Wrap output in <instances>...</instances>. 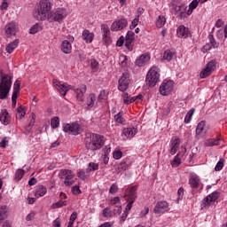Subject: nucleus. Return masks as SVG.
I'll list each match as a JSON object with an SVG mask.
<instances>
[{
  "instance_id": "nucleus-14",
  "label": "nucleus",
  "mask_w": 227,
  "mask_h": 227,
  "mask_svg": "<svg viewBox=\"0 0 227 227\" xmlns=\"http://www.w3.org/2000/svg\"><path fill=\"white\" fill-rule=\"evenodd\" d=\"M137 198V185L131 186L128 191V193L124 195L126 201H136Z\"/></svg>"
},
{
  "instance_id": "nucleus-24",
  "label": "nucleus",
  "mask_w": 227,
  "mask_h": 227,
  "mask_svg": "<svg viewBox=\"0 0 227 227\" xmlns=\"http://www.w3.org/2000/svg\"><path fill=\"white\" fill-rule=\"evenodd\" d=\"M16 47H19V40L17 39L14 40L12 43H9L5 48V51L8 54H12Z\"/></svg>"
},
{
  "instance_id": "nucleus-35",
  "label": "nucleus",
  "mask_w": 227,
  "mask_h": 227,
  "mask_svg": "<svg viewBox=\"0 0 227 227\" xmlns=\"http://www.w3.org/2000/svg\"><path fill=\"white\" fill-rule=\"evenodd\" d=\"M179 164H182V160H180V153L175 156L171 162L172 168H178Z\"/></svg>"
},
{
  "instance_id": "nucleus-34",
  "label": "nucleus",
  "mask_w": 227,
  "mask_h": 227,
  "mask_svg": "<svg viewBox=\"0 0 227 227\" xmlns=\"http://www.w3.org/2000/svg\"><path fill=\"white\" fill-rule=\"evenodd\" d=\"M205 125H207V121H201L200 122L198 123L197 128H196V134L200 135L203 132V129H205Z\"/></svg>"
},
{
  "instance_id": "nucleus-54",
  "label": "nucleus",
  "mask_w": 227,
  "mask_h": 227,
  "mask_svg": "<svg viewBox=\"0 0 227 227\" xmlns=\"http://www.w3.org/2000/svg\"><path fill=\"white\" fill-rule=\"evenodd\" d=\"M122 98H123V102H124V104H126V106H129V104H130V98L129 97V93L124 92Z\"/></svg>"
},
{
  "instance_id": "nucleus-13",
  "label": "nucleus",
  "mask_w": 227,
  "mask_h": 227,
  "mask_svg": "<svg viewBox=\"0 0 227 227\" xmlns=\"http://www.w3.org/2000/svg\"><path fill=\"white\" fill-rule=\"evenodd\" d=\"M126 26H129L127 19L116 20L111 26V31H121V29H125Z\"/></svg>"
},
{
  "instance_id": "nucleus-11",
  "label": "nucleus",
  "mask_w": 227,
  "mask_h": 227,
  "mask_svg": "<svg viewBox=\"0 0 227 227\" xmlns=\"http://www.w3.org/2000/svg\"><path fill=\"white\" fill-rule=\"evenodd\" d=\"M154 214H166L169 212V203L166 200L158 201L153 209Z\"/></svg>"
},
{
  "instance_id": "nucleus-57",
  "label": "nucleus",
  "mask_w": 227,
  "mask_h": 227,
  "mask_svg": "<svg viewBox=\"0 0 227 227\" xmlns=\"http://www.w3.org/2000/svg\"><path fill=\"white\" fill-rule=\"evenodd\" d=\"M182 10H185L184 9V5H179V6H176V13H178V12H179V17L182 19V17H184L182 14L184 13V11H182Z\"/></svg>"
},
{
  "instance_id": "nucleus-38",
  "label": "nucleus",
  "mask_w": 227,
  "mask_h": 227,
  "mask_svg": "<svg viewBox=\"0 0 227 227\" xmlns=\"http://www.w3.org/2000/svg\"><path fill=\"white\" fill-rule=\"evenodd\" d=\"M194 111H196L194 108H192L190 111H188L184 118L185 123L191 122V120H192V114H194Z\"/></svg>"
},
{
  "instance_id": "nucleus-64",
  "label": "nucleus",
  "mask_w": 227,
  "mask_h": 227,
  "mask_svg": "<svg viewBox=\"0 0 227 227\" xmlns=\"http://www.w3.org/2000/svg\"><path fill=\"white\" fill-rule=\"evenodd\" d=\"M104 98H106V90H101L98 95V100L99 102H102V100H104Z\"/></svg>"
},
{
  "instance_id": "nucleus-8",
  "label": "nucleus",
  "mask_w": 227,
  "mask_h": 227,
  "mask_svg": "<svg viewBox=\"0 0 227 227\" xmlns=\"http://www.w3.org/2000/svg\"><path fill=\"white\" fill-rule=\"evenodd\" d=\"M63 131L73 136H79L81 134V126L79 122L64 123L62 126Z\"/></svg>"
},
{
  "instance_id": "nucleus-10",
  "label": "nucleus",
  "mask_w": 227,
  "mask_h": 227,
  "mask_svg": "<svg viewBox=\"0 0 227 227\" xmlns=\"http://www.w3.org/2000/svg\"><path fill=\"white\" fill-rule=\"evenodd\" d=\"M219 198V192H214L210 195L207 196L203 200L201 207L202 208H208L212 203H215Z\"/></svg>"
},
{
  "instance_id": "nucleus-2",
  "label": "nucleus",
  "mask_w": 227,
  "mask_h": 227,
  "mask_svg": "<svg viewBox=\"0 0 227 227\" xmlns=\"http://www.w3.org/2000/svg\"><path fill=\"white\" fill-rule=\"evenodd\" d=\"M51 10H52V4L49 0H41L37 8L34 10L33 17L36 20H47L49 15H51Z\"/></svg>"
},
{
  "instance_id": "nucleus-45",
  "label": "nucleus",
  "mask_w": 227,
  "mask_h": 227,
  "mask_svg": "<svg viewBox=\"0 0 227 227\" xmlns=\"http://www.w3.org/2000/svg\"><path fill=\"white\" fill-rule=\"evenodd\" d=\"M53 208H61V207H67V201L60 200L52 205Z\"/></svg>"
},
{
  "instance_id": "nucleus-55",
  "label": "nucleus",
  "mask_w": 227,
  "mask_h": 227,
  "mask_svg": "<svg viewBox=\"0 0 227 227\" xmlns=\"http://www.w3.org/2000/svg\"><path fill=\"white\" fill-rule=\"evenodd\" d=\"M110 194H116L118 192V185L116 184H113L109 189Z\"/></svg>"
},
{
  "instance_id": "nucleus-63",
  "label": "nucleus",
  "mask_w": 227,
  "mask_h": 227,
  "mask_svg": "<svg viewBox=\"0 0 227 227\" xmlns=\"http://www.w3.org/2000/svg\"><path fill=\"white\" fill-rule=\"evenodd\" d=\"M72 192H73V194H81V188H79V186H77V185L73 186Z\"/></svg>"
},
{
  "instance_id": "nucleus-58",
  "label": "nucleus",
  "mask_w": 227,
  "mask_h": 227,
  "mask_svg": "<svg viewBox=\"0 0 227 227\" xmlns=\"http://www.w3.org/2000/svg\"><path fill=\"white\" fill-rule=\"evenodd\" d=\"M90 67L95 70V68H98V61H97V59H92L90 60Z\"/></svg>"
},
{
  "instance_id": "nucleus-41",
  "label": "nucleus",
  "mask_w": 227,
  "mask_h": 227,
  "mask_svg": "<svg viewBox=\"0 0 227 227\" xmlns=\"http://www.w3.org/2000/svg\"><path fill=\"white\" fill-rule=\"evenodd\" d=\"M209 75H212V71H210V69H208V67H206L200 73V79H207V77H209Z\"/></svg>"
},
{
  "instance_id": "nucleus-23",
  "label": "nucleus",
  "mask_w": 227,
  "mask_h": 227,
  "mask_svg": "<svg viewBox=\"0 0 227 227\" xmlns=\"http://www.w3.org/2000/svg\"><path fill=\"white\" fill-rule=\"evenodd\" d=\"M47 194V188L43 185H39L35 189V196L36 198H42Z\"/></svg>"
},
{
  "instance_id": "nucleus-61",
  "label": "nucleus",
  "mask_w": 227,
  "mask_h": 227,
  "mask_svg": "<svg viewBox=\"0 0 227 227\" xmlns=\"http://www.w3.org/2000/svg\"><path fill=\"white\" fill-rule=\"evenodd\" d=\"M35 211H31L27 216L26 221H33L35 219Z\"/></svg>"
},
{
  "instance_id": "nucleus-33",
  "label": "nucleus",
  "mask_w": 227,
  "mask_h": 227,
  "mask_svg": "<svg viewBox=\"0 0 227 227\" xmlns=\"http://www.w3.org/2000/svg\"><path fill=\"white\" fill-rule=\"evenodd\" d=\"M26 171H24V169L22 168H19L16 170L15 176H14V179L17 180L19 182V180H22V177L24 176Z\"/></svg>"
},
{
  "instance_id": "nucleus-16",
  "label": "nucleus",
  "mask_w": 227,
  "mask_h": 227,
  "mask_svg": "<svg viewBox=\"0 0 227 227\" xmlns=\"http://www.w3.org/2000/svg\"><path fill=\"white\" fill-rule=\"evenodd\" d=\"M136 134H137V129L135 127H129L122 129L121 136H125L128 139H132Z\"/></svg>"
},
{
  "instance_id": "nucleus-50",
  "label": "nucleus",
  "mask_w": 227,
  "mask_h": 227,
  "mask_svg": "<svg viewBox=\"0 0 227 227\" xmlns=\"http://www.w3.org/2000/svg\"><path fill=\"white\" fill-rule=\"evenodd\" d=\"M113 216V211H111V208L106 207L103 210V217H112Z\"/></svg>"
},
{
  "instance_id": "nucleus-59",
  "label": "nucleus",
  "mask_w": 227,
  "mask_h": 227,
  "mask_svg": "<svg viewBox=\"0 0 227 227\" xmlns=\"http://www.w3.org/2000/svg\"><path fill=\"white\" fill-rule=\"evenodd\" d=\"M103 40L105 42V43H106V45H109L112 42L111 40V35H103Z\"/></svg>"
},
{
  "instance_id": "nucleus-31",
  "label": "nucleus",
  "mask_w": 227,
  "mask_h": 227,
  "mask_svg": "<svg viewBox=\"0 0 227 227\" xmlns=\"http://www.w3.org/2000/svg\"><path fill=\"white\" fill-rule=\"evenodd\" d=\"M17 113L18 114L16 115V118H20V120H22V118L26 116V108L20 106L17 108Z\"/></svg>"
},
{
  "instance_id": "nucleus-26",
  "label": "nucleus",
  "mask_w": 227,
  "mask_h": 227,
  "mask_svg": "<svg viewBox=\"0 0 227 227\" xmlns=\"http://www.w3.org/2000/svg\"><path fill=\"white\" fill-rule=\"evenodd\" d=\"M189 184L191 187H193L194 189H198L200 185V177L196 176H192L189 180Z\"/></svg>"
},
{
  "instance_id": "nucleus-43",
  "label": "nucleus",
  "mask_w": 227,
  "mask_h": 227,
  "mask_svg": "<svg viewBox=\"0 0 227 227\" xmlns=\"http://www.w3.org/2000/svg\"><path fill=\"white\" fill-rule=\"evenodd\" d=\"M129 165H127L125 162H121L117 167V173H121V171H127Z\"/></svg>"
},
{
  "instance_id": "nucleus-52",
  "label": "nucleus",
  "mask_w": 227,
  "mask_h": 227,
  "mask_svg": "<svg viewBox=\"0 0 227 227\" xmlns=\"http://www.w3.org/2000/svg\"><path fill=\"white\" fill-rule=\"evenodd\" d=\"M97 169H98V164H97V163H89V168H87V172L97 171Z\"/></svg>"
},
{
  "instance_id": "nucleus-39",
  "label": "nucleus",
  "mask_w": 227,
  "mask_h": 227,
  "mask_svg": "<svg viewBox=\"0 0 227 227\" xmlns=\"http://www.w3.org/2000/svg\"><path fill=\"white\" fill-rule=\"evenodd\" d=\"M51 129H58L59 127V117L56 116L51 121Z\"/></svg>"
},
{
  "instance_id": "nucleus-27",
  "label": "nucleus",
  "mask_w": 227,
  "mask_h": 227,
  "mask_svg": "<svg viewBox=\"0 0 227 227\" xmlns=\"http://www.w3.org/2000/svg\"><path fill=\"white\" fill-rule=\"evenodd\" d=\"M43 27L40 23H35L34 26L30 27L29 33L30 35H36V33L42 31Z\"/></svg>"
},
{
  "instance_id": "nucleus-32",
  "label": "nucleus",
  "mask_w": 227,
  "mask_h": 227,
  "mask_svg": "<svg viewBox=\"0 0 227 227\" xmlns=\"http://www.w3.org/2000/svg\"><path fill=\"white\" fill-rule=\"evenodd\" d=\"M8 217L7 212H6V206H2L0 207V224L2 221H4Z\"/></svg>"
},
{
  "instance_id": "nucleus-49",
  "label": "nucleus",
  "mask_w": 227,
  "mask_h": 227,
  "mask_svg": "<svg viewBox=\"0 0 227 227\" xmlns=\"http://www.w3.org/2000/svg\"><path fill=\"white\" fill-rule=\"evenodd\" d=\"M139 15L140 14H138L137 18L133 20L131 25L129 26V29H136V27L137 26V24H139Z\"/></svg>"
},
{
  "instance_id": "nucleus-28",
  "label": "nucleus",
  "mask_w": 227,
  "mask_h": 227,
  "mask_svg": "<svg viewBox=\"0 0 227 227\" xmlns=\"http://www.w3.org/2000/svg\"><path fill=\"white\" fill-rule=\"evenodd\" d=\"M114 121L116 123H120L121 125H125V119L123 118V112H119L114 115Z\"/></svg>"
},
{
  "instance_id": "nucleus-47",
  "label": "nucleus",
  "mask_w": 227,
  "mask_h": 227,
  "mask_svg": "<svg viewBox=\"0 0 227 227\" xmlns=\"http://www.w3.org/2000/svg\"><path fill=\"white\" fill-rule=\"evenodd\" d=\"M34 125H35V114H32V117L30 119L29 124L27 127V130L28 132H31V129H33Z\"/></svg>"
},
{
  "instance_id": "nucleus-1",
  "label": "nucleus",
  "mask_w": 227,
  "mask_h": 227,
  "mask_svg": "<svg viewBox=\"0 0 227 227\" xmlns=\"http://www.w3.org/2000/svg\"><path fill=\"white\" fill-rule=\"evenodd\" d=\"M53 84L62 97H66L67 92L69 91V90H73L76 95V100L78 102H84V95L86 94L87 90L86 85H82L79 89H75L72 87V85H69L67 82L61 83L60 82H58V80H53Z\"/></svg>"
},
{
  "instance_id": "nucleus-19",
  "label": "nucleus",
  "mask_w": 227,
  "mask_h": 227,
  "mask_svg": "<svg viewBox=\"0 0 227 227\" xmlns=\"http://www.w3.org/2000/svg\"><path fill=\"white\" fill-rule=\"evenodd\" d=\"M150 61V55L142 54L135 61L137 67H145Z\"/></svg>"
},
{
  "instance_id": "nucleus-25",
  "label": "nucleus",
  "mask_w": 227,
  "mask_h": 227,
  "mask_svg": "<svg viewBox=\"0 0 227 227\" xmlns=\"http://www.w3.org/2000/svg\"><path fill=\"white\" fill-rule=\"evenodd\" d=\"M95 100H97V97L95 96L94 93H91L89 95L87 98V108L91 109L93 106H95Z\"/></svg>"
},
{
  "instance_id": "nucleus-17",
  "label": "nucleus",
  "mask_w": 227,
  "mask_h": 227,
  "mask_svg": "<svg viewBox=\"0 0 227 227\" xmlns=\"http://www.w3.org/2000/svg\"><path fill=\"white\" fill-rule=\"evenodd\" d=\"M16 34H17V25H15V23L13 22L8 23L5 26V35H7V36L10 37V36H15Z\"/></svg>"
},
{
  "instance_id": "nucleus-30",
  "label": "nucleus",
  "mask_w": 227,
  "mask_h": 227,
  "mask_svg": "<svg viewBox=\"0 0 227 227\" xmlns=\"http://www.w3.org/2000/svg\"><path fill=\"white\" fill-rule=\"evenodd\" d=\"M220 144H221V141L215 138H210L206 140L205 142V145L207 146H219Z\"/></svg>"
},
{
  "instance_id": "nucleus-42",
  "label": "nucleus",
  "mask_w": 227,
  "mask_h": 227,
  "mask_svg": "<svg viewBox=\"0 0 227 227\" xmlns=\"http://www.w3.org/2000/svg\"><path fill=\"white\" fill-rule=\"evenodd\" d=\"M166 24V18L164 16H159L158 20H156L157 27H162Z\"/></svg>"
},
{
  "instance_id": "nucleus-29",
  "label": "nucleus",
  "mask_w": 227,
  "mask_h": 227,
  "mask_svg": "<svg viewBox=\"0 0 227 227\" xmlns=\"http://www.w3.org/2000/svg\"><path fill=\"white\" fill-rule=\"evenodd\" d=\"M175 58V51H171V50H167L163 53V59L167 61H171Z\"/></svg>"
},
{
  "instance_id": "nucleus-53",
  "label": "nucleus",
  "mask_w": 227,
  "mask_h": 227,
  "mask_svg": "<svg viewBox=\"0 0 227 227\" xmlns=\"http://www.w3.org/2000/svg\"><path fill=\"white\" fill-rule=\"evenodd\" d=\"M124 40H125V47H127L128 50L132 51H133L132 43H134V41H132L130 39H126V38H124Z\"/></svg>"
},
{
  "instance_id": "nucleus-9",
  "label": "nucleus",
  "mask_w": 227,
  "mask_h": 227,
  "mask_svg": "<svg viewBox=\"0 0 227 227\" xmlns=\"http://www.w3.org/2000/svg\"><path fill=\"white\" fill-rule=\"evenodd\" d=\"M129 84H130V74L125 72L122 74V75L119 79L118 90L120 91H127V90H129Z\"/></svg>"
},
{
  "instance_id": "nucleus-15",
  "label": "nucleus",
  "mask_w": 227,
  "mask_h": 227,
  "mask_svg": "<svg viewBox=\"0 0 227 227\" xmlns=\"http://www.w3.org/2000/svg\"><path fill=\"white\" fill-rule=\"evenodd\" d=\"M181 143H182V141L177 137H172V139L170 141V146H171L170 154L171 155H175V153H176V152H178V148H180Z\"/></svg>"
},
{
  "instance_id": "nucleus-37",
  "label": "nucleus",
  "mask_w": 227,
  "mask_h": 227,
  "mask_svg": "<svg viewBox=\"0 0 227 227\" xmlns=\"http://www.w3.org/2000/svg\"><path fill=\"white\" fill-rule=\"evenodd\" d=\"M20 93V81L16 80L14 82L12 94L19 95Z\"/></svg>"
},
{
  "instance_id": "nucleus-62",
  "label": "nucleus",
  "mask_w": 227,
  "mask_h": 227,
  "mask_svg": "<svg viewBox=\"0 0 227 227\" xmlns=\"http://www.w3.org/2000/svg\"><path fill=\"white\" fill-rule=\"evenodd\" d=\"M6 146H8V140H6V137H4L0 142V148H6Z\"/></svg>"
},
{
  "instance_id": "nucleus-44",
  "label": "nucleus",
  "mask_w": 227,
  "mask_h": 227,
  "mask_svg": "<svg viewBox=\"0 0 227 227\" xmlns=\"http://www.w3.org/2000/svg\"><path fill=\"white\" fill-rule=\"evenodd\" d=\"M223 168H224V160L221 158L215 167V171H221Z\"/></svg>"
},
{
  "instance_id": "nucleus-60",
  "label": "nucleus",
  "mask_w": 227,
  "mask_h": 227,
  "mask_svg": "<svg viewBox=\"0 0 227 227\" xmlns=\"http://www.w3.org/2000/svg\"><path fill=\"white\" fill-rule=\"evenodd\" d=\"M134 201H135V200H129V201H128V204H127V206H126V209H125L124 212H128V214H129V210H132V205H134Z\"/></svg>"
},
{
  "instance_id": "nucleus-22",
  "label": "nucleus",
  "mask_w": 227,
  "mask_h": 227,
  "mask_svg": "<svg viewBox=\"0 0 227 227\" xmlns=\"http://www.w3.org/2000/svg\"><path fill=\"white\" fill-rule=\"evenodd\" d=\"M60 49L64 54H70V52H72V44L68 40H64L61 43Z\"/></svg>"
},
{
  "instance_id": "nucleus-12",
  "label": "nucleus",
  "mask_w": 227,
  "mask_h": 227,
  "mask_svg": "<svg viewBox=\"0 0 227 227\" xmlns=\"http://www.w3.org/2000/svg\"><path fill=\"white\" fill-rule=\"evenodd\" d=\"M173 88H175V82L173 81H168L160 85V93L163 97H168L173 91Z\"/></svg>"
},
{
  "instance_id": "nucleus-7",
  "label": "nucleus",
  "mask_w": 227,
  "mask_h": 227,
  "mask_svg": "<svg viewBox=\"0 0 227 227\" xmlns=\"http://www.w3.org/2000/svg\"><path fill=\"white\" fill-rule=\"evenodd\" d=\"M59 178L64 179V184L67 187H70V185H74L75 180H74V172L69 169H62L59 174Z\"/></svg>"
},
{
  "instance_id": "nucleus-4",
  "label": "nucleus",
  "mask_w": 227,
  "mask_h": 227,
  "mask_svg": "<svg viewBox=\"0 0 227 227\" xmlns=\"http://www.w3.org/2000/svg\"><path fill=\"white\" fill-rule=\"evenodd\" d=\"M12 79L13 77L10 74H4L2 76L0 82V100H5V98H8V95L12 90Z\"/></svg>"
},
{
  "instance_id": "nucleus-51",
  "label": "nucleus",
  "mask_w": 227,
  "mask_h": 227,
  "mask_svg": "<svg viewBox=\"0 0 227 227\" xmlns=\"http://www.w3.org/2000/svg\"><path fill=\"white\" fill-rule=\"evenodd\" d=\"M113 155H114V159H115L116 160H120V159H121V157H123V153H121V151L118 150V151H114Z\"/></svg>"
},
{
  "instance_id": "nucleus-46",
  "label": "nucleus",
  "mask_w": 227,
  "mask_h": 227,
  "mask_svg": "<svg viewBox=\"0 0 227 227\" xmlns=\"http://www.w3.org/2000/svg\"><path fill=\"white\" fill-rule=\"evenodd\" d=\"M101 30L103 32V35H111V30L109 29V26L106 24H102L101 25Z\"/></svg>"
},
{
  "instance_id": "nucleus-5",
  "label": "nucleus",
  "mask_w": 227,
  "mask_h": 227,
  "mask_svg": "<svg viewBox=\"0 0 227 227\" xmlns=\"http://www.w3.org/2000/svg\"><path fill=\"white\" fill-rule=\"evenodd\" d=\"M160 79V69L157 67H153L147 73L145 82L150 88H153Z\"/></svg>"
},
{
  "instance_id": "nucleus-56",
  "label": "nucleus",
  "mask_w": 227,
  "mask_h": 227,
  "mask_svg": "<svg viewBox=\"0 0 227 227\" xmlns=\"http://www.w3.org/2000/svg\"><path fill=\"white\" fill-rule=\"evenodd\" d=\"M123 43H125V37L121 35L116 42V46L117 47H121L123 46Z\"/></svg>"
},
{
  "instance_id": "nucleus-20",
  "label": "nucleus",
  "mask_w": 227,
  "mask_h": 227,
  "mask_svg": "<svg viewBox=\"0 0 227 227\" xmlns=\"http://www.w3.org/2000/svg\"><path fill=\"white\" fill-rule=\"evenodd\" d=\"M82 38L86 43H91L93 42V38H95V34L90 33V30L85 29L82 32Z\"/></svg>"
},
{
  "instance_id": "nucleus-48",
  "label": "nucleus",
  "mask_w": 227,
  "mask_h": 227,
  "mask_svg": "<svg viewBox=\"0 0 227 227\" xmlns=\"http://www.w3.org/2000/svg\"><path fill=\"white\" fill-rule=\"evenodd\" d=\"M126 40H131L134 42V40H136V34H134L133 31H128L127 35L125 36Z\"/></svg>"
},
{
  "instance_id": "nucleus-3",
  "label": "nucleus",
  "mask_w": 227,
  "mask_h": 227,
  "mask_svg": "<svg viewBox=\"0 0 227 227\" xmlns=\"http://www.w3.org/2000/svg\"><path fill=\"white\" fill-rule=\"evenodd\" d=\"M104 146V137L98 134H89L85 137V148L90 152L100 150Z\"/></svg>"
},
{
  "instance_id": "nucleus-40",
  "label": "nucleus",
  "mask_w": 227,
  "mask_h": 227,
  "mask_svg": "<svg viewBox=\"0 0 227 227\" xmlns=\"http://www.w3.org/2000/svg\"><path fill=\"white\" fill-rule=\"evenodd\" d=\"M208 38L210 45L213 47V49H217V47H219V43L215 41V38H214V35H209Z\"/></svg>"
},
{
  "instance_id": "nucleus-21",
  "label": "nucleus",
  "mask_w": 227,
  "mask_h": 227,
  "mask_svg": "<svg viewBox=\"0 0 227 227\" xmlns=\"http://www.w3.org/2000/svg\"><path fill=\"white\" fill-rule=\"evenodd\" d=\"M176 33L179 38H187V36H189V28L185 27L184 25H180L177 27Z\"/></svg>"
},
{
  "instance_id": "nucleus-18",
  "label": "nucleus",
  "mask_w": 227,
  "mask_h": 227,
  "mask_svg": "<svg viewBox=\"0 0 227 227\" xmlns=\"http://www.w3.org/2000/svg\"><path fill=\"white\" fill-rule=\"evenodd\" d=\"M0 121L3 125H10V121L12 119L10 117V114L8 113L7 109H4L0 113Z\"/></svg>"
},
{
  "instance_id": "nucleus-36",
  "label": "nucleus",
  "mask_w": 227,
  "mask_h": 227,
  "mask_svg": "<svg viewBox=\"0 0 227 227\" xmlns=\"http://www.w3.org/2000/svg\"><path fill=\"white\" fill-rule=\"evenodd\" d=\"M198 4H200L198 0H193L190 3L188 15H191V13H192V10H196V8H198Z\"/></svg>"
},
{
  "instance_id": "nucleus-6",
  "label": "nucleus",
  "mask_w": 227,
  "mask_h": 227,
  "mask_svg": "<svg viewBox=\"0 0 227 227\" xmlns=\"http://www.w3.org/2000/svg\"><path fill=\"white\" fill-rule=\"evenodd\" d=\"M68 15V11H67L64 7H58L55 10L50 12V14L48 15V20H51V22H59L61 23L65 19H67V16Z\"/></svg>"
}]
</instances>
